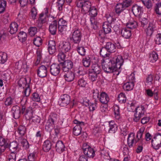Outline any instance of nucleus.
Instances as JSON below:
<instances>
[{
  "label": "nucleus",
  "instance_id": "f257e3e1",
  "mask_svg": "<svg viewBox=\"0 0 161 161\" xmlns=\"http://www.w3.org/2000/svg\"><path fill=\"white\" fill-rule=\"evenodd\" d=\"M102 64L103 70L105 72L108 73H112L117 71L120 69L123 65L124 60L122 56L119 55L108 60V59H103Z\"/></svg>",
  "mask_w": 161,
  "mask_h": 161
},
{
  "label": "nucleus",
  "instance_id": "f03ea898",
  "mask_svg": "<svg viewBox=\"0 0 161 161\" xmlns=\"http://www.w3.org/2000/svg\"><path fill=\"white\" fill-rule=\"evenodd\" d=\"M78 7L81 8V11L84 14L88 13L92 7L91 2L89 0H78L76 2Z\"/></svg>",
  "mask_w": 161,
  "mask_h": 161
},
{
  "label": "nucleus",
  "instance_id": "7ed1b4c3",
  "mask_svg": "<svg viewBox=\"0 0 161 161\" xmlns=\"http://www.w3.org/2000/svg\"><path fill=\"white\" fill-rule=\"evenodd\" d=\"M73 32L70 36L71 42L78 45L81 41L82 34L80 30L77 28H75L73 30Z\"/></svg>",
  "mask_w": 161,
  "mask_h": 161
},
{
  "label": "nucleus",
  "instance_id": "20e7f679",
  "mask_svg": "<svg viewBox=\"0 0 161 161\" xmlns=\"http://www.w3.org/2000/svg\"><path fill=\"white\" fill-rule=\"evenodd\" d=\"M58 118V116L56 114L53 113L50 115L45 126V129L47 131H50L53 128Z\"/></svg>",
  "mask_w": 161,
  "mask_h": 161
},
{
  "label": "nucleus",
  "instance_id": "39448f33",
  "mask_svg": "<svg viewBox=\"0 0 161 161\" xmlns=\"http://www.w3.org/2000/svg\"><path fill=\"white\" fill-rule=\"evenodd\" d=\"M25 110V106H22L21 107L17 105L13 106L12 108L11 112L13 117L15 119L19 118L21 114L24 113Z\"/></svg>",
  "mask_w": 161,
  "mask_h": 161
},
{
  "label": "nucleus",
  "instance_id": "423d86ee",
  "mask_svg": "<svg viewBox=\"0 0 161 161\" xmlns=\"http://www.w3.org/2000/svg\"><path fill=\"white\" fill-rule=\"evenodd\" d=\"M82 149L85 155L88 158H93L95 155L94 149L86 144L83 145Z\"/></svg>",
  "mask_w": 161,
  "mask_h": 161
},
{
  "label": "nucleus",
  "instance_id": "0eeeda50",
  "mask_svg": "<svg viewBox=\"0 0 161 161\" xmlns=\"http://www.w3.org/2000/svg\"><path fill=\"white\" fill-rule=\"evenodd\" d=\"M152 146L153 148L158 150L161 147V134H157L152 140Z\"/></svg>",
  "mask_w": 161,
  "mask_h": 161
},
{
  "label": "nucleus",
  "instance_id": "6e6552de",
  "mask_svg": "<svg viewBox=\"0 0 161 161\" xmlns=\"http://www.w3.org/2000/svg\"><path fill=\"white\" fill-rule=\"evenodd\" d=\"M74 123L76 125L74 128L73 133L76 136H78L80 134L82 130L81 126L84 125V122L82 121H79L77 119L74 120Z\"/></svg>",
  "mask_w": 161,
  "mask_h": 161
},
{
  "label": "nucleus",
  "instance_id": "1a4fd4ad",
  "mask_svg": "<svg viewBox=\"0 0 161 161\" xmlns=\"http://www.w3.org/2000/svg\"><path fill=\"white\" fill-rule=\"evenodd\" d=\"M48 68L49 66L47 65L40 66L37 70V75L38 76L41 78L46 77L47 75V69Z\"/></svg>",
  "mask_w": 161,
  "mask_h": 161
},
{
  "label": "nucleus",
  "instance_id": "9d476101",
  "mask_svg": "<svg viewBox=\"0 0 161 161\" xmlns=\"http://www.w3.org/2000/svg\"><path fill=\"white\" fill-rule=\"evenodd\" d=\"M132 11L136 16L140 18L141 14L143 13V8L141 6L136 4L132 6Z\"/></svg>",
  "mask_w": 161,
  "mask_h": 161
},
{
  "label": "nucleus",
  "instance_id": "9b49d317",
  "mask_svg": "<svg viewBox=\"0 0 161 161\" xmlns=\"http://www.w3.org/2000/svg\"><path fill=\"white\" fill-rule=\"evenodd\" d=\"M60 71V66L58 64H53L51 65L50 68L51 74L55 76L58 75Z\"/></svg>",
  "mask_w": 161,
  "mask_h": 161
},
{
  "label": "nucleus",
  "instance_id": "f8f14e48",
  "mask_svg": "<svg viewBox=\"0 0 161 161\" xmlns=\"http://www.w3.org/2000/svg\"><path fill=\"white\" fill-rule=\"evenodd\" d=\"M70 97L67 94H64L61 96L60 99V105L61 106L65 107L69 104L70 102Z\"/></svg>",
  "mask_w": 161,
  "mask_h": 161
},
{
  "label": "nucleus",
  "instance_id": "ddd939ff",
  "mask_svg": "<svg viewBox=\"0 0 161 161\" xmlns=\"http://www.w3.org/2000/svg\"><path fill=\"white\" fill-rule=\"evenodd\" d=\"M73 66L72 62L70 60H67L63 63L62 65V70L64 72H67L69 71Z\"/></svg>",
  "mask_w": 161,
  "mask_h": 161
},
{
  "label": "nucleus",
  "instance_id": "4468645a",
  "mask_svg": "<svg viewBox=\"0 0 161 161\" xmlns=\"http://www.w3.org/2000/svg\"><path fill=\"white\" fill-rule=\"evenodd\" d=\"M57 23V20H55L52 22L49 25V31L52 35H55L56 33Z\"/></svg>",
  "mask_w": 161,
  "mask_h": 161
},
{
  "label": "nucleus",
  "instance_id": "2eb2a0df",
  "mask_svg": "<svg viewBox=\"0 0 161 161\" xmlns=\"http://www.w3.org/2000/svg\"><path fill=\"white\" fill-rule=\"evenodd\" d=\"M31 82L30 78H22L20 79L18 82V85L20 87H22L23 88L26 87L27 85H30Z\"/></svg>",
  "mask_w": 161,
  "mask_h": 161
},
{
  "label": "nucleus",
  "instance_id": "dca6fc26",
  "mask_svg": "<svg viewBox=\"0 0 161 161\" xmlns=\"http://www.w3.org/2000/svg\"><path fill=\"white\" fill-rule=\"evenodd\" d=\"M135 133L132 132L130 133L128 135L127 138V143L130 147H133L134 144H136L137 143H136L135 140Z\"/></svg>",
  "mask_w": 161,
  "mask_h": 161
},
{
  "label": "nucleus",
  "instance_id": "f3484780",
  "mask_svg": "<svg viewBox=\"0 0 161 161\" xmlns=\"http://www.w3.org/2000/svg\"><path fill=\"white\" fill-rule=\"evenodd\" d=\"M61 51L64 53L69 52L71 49V46L70 43L69 42H63L61 44L60 47Z\"/></svg>",
  "mask_w": 161,
  "mask_h": 161
},
{
  "label": "nucleus",
  "instance_id": "a211bd4d",
  "mask_svg": "<svg viewBox=\"0 0 161 161\" xmlns=\"http://www.w3.org/2000/svg\"><path fill=\"white\" fill-rule=\"evenodd\" d=\"M66 72L64 75L65 80L68 82L73 81L75 77L74 73L71 71Z\"/></svg>",
  "mask_w": 161,
  "mask_h": 161
},
{
  "label": "nucleus",
  "instance_id": "6ab92c4d",
  "mask_svg": "<svg viewBox=\"0 0 161 161\" xmlns=\"http://www.w3.org/2000/svg\"><path fill=\"white\" fill-rule=\"evenodd\" d=\"M109 127L108 132L110 133H114L118 129V126L113 120L109 122Z\"/></svg>",
  "mask_w": 161,
  "mask_h": 161
},
{
  "label": "nucleus",
  "instance_id": "aec40b11",
  "mask_svg": "<svg viewBox=\"0 0 161 161\" xmlns=\"http://www.w3.org/2000/svg\"><path fill=\"white\" fill-rule=\"evenodd\" d=\"M55 46L56 44L54 41L51 40L49 41L48 49L50 54H52L55 53L56 50Z\"/></svg>",
  "mask_w": 161,
  "mask_h": 161
},
{
  "label": "nucleus",
  "instance_id": "412c9836",
  "mask_svg": "<svg viewBox=\"0 0 161 161\" xmlns=\"http://www.w3.org/2000/svg\"><path fill=\"white\" fill-rule=\"evenodd\" d=\"M105 47L107 49L108 52L109 53H112L115 52L116 50L115 45L111 42H107Z\"/></svg>",
  "mask_w": 161,
  "mask_h": 161
},
{
  "label": "nucleus",
  "instance_id": "4be33fe9",
  "mask_svg": "<svg viewBox=\"0 0 161 161\" xmlns=\"http://www.w3.org/2000/svg\"><path fill=\"white\" fill-rule=\"evenodd\" d=\"M145 130V128L144 127H142L137 132L136 135V138L137 139L135 140L136 143L140 142L142 143L143 141L142 136Z\"/></svg>",
  "mask_w": 161,
  "mask_h": 161
},
{
  "label": "nucleus",
  "instance_id": "5701e85b",
  "mask_svg": "<svg viewBox=\"0 0 161 161\" xmlns=\"http://www.w3.org/2000/svg\"><path fill=\"white\" fill-rule=\"evenodd\" d=\"M121 33L122 36L126 39L129 38L131 36V31L127 28H123Z\"/></svg>",
  "mask_w": 161,
  "mask_h": 161
},
{
  "label": "nucleus",
  "instance_id": "b1692460",
  "mask_svg": "<svg viewBox=\"0 0 161 161\" xmlns=\"http://www.w3.org/2000/svg\"><path fill=\"white\" fill-rule=\"evenodd\" d=\"M8 147L11 152H17V150L19 149L18 143L16 141L10 143Z\"/></svg>",
  "mask_w": 161,
  "mask_h": 161
},
{
  "label": "nucleus",
  "instance_id": "393cba45",
  "mask_svg": "<svg viewBox=\"0 0 161 161\" xmlns=\"http://www.w3.org/2000/svg\"><path fill=\"white\" fill-rule=\"evenodd\" d=\"M155 29L156 27L155 25L152 23H149V25L145 30L147 35L148 36H151Z\"/></svg>",
  "mask_w": 161,
  "mask_h": 161
},
{
  "label": "nucleus",
  "instance_id": "a878e982",
  "mask_svg": "<svg viewBox=\"0 0 161 161\" xmlns=\"http://www.w3.org/2000/svg\"><path fill=\"white\" fill-rule=\"evenodd\" d=\"M99 99L100 102L103 104H106L109 101L108 96L105 92L101 93Z\"/></svg>",
  "mask_w": 161,
  "mask_h": 161
},
{
  "label": "nucleus",
  "instance_id": "bb28decb",
  "mask_svg": "<svg viewBox=\"0 0 161 161\" xmlns=\"http://www.w3.org/2000/svg\"><path fill=\"white\" fill-rule=\"evenodd\" d=\"M23 114H24L26 119L28 120H31L33 116V111L31 108H28L26 109L25 107V112Z\"/></svg>",
  "mask_w": 161,
  "mask_h": 161
},
{
  "label": "nucleus",
  "instance_id": "cd10ccee",
  "mask_svg": "<svg viewBox=\"0 0 161 161\" xmlns=\"http://www.w3.org/2000/svg\"><path fill=\"white\" fill-rule=\"evenodd\" d=\"M56 151L59 153H62L64 150V146L62 141H58L56 145Z\"/></svg>",
  "mask_w": 161,
  "mask_h": 161
},
{
  "label": "nucleus",
  "instance_id": "c85d7f7f",
  "mask_svg": "<svg viewBox=\"0 0 161 161\" xmlns=\"http://www.w3.org/2000/svg\"><path fill=\"white\" fill-rule=\"evenodd\" d=\"M24 90L22 92L24 97L21 99V101H25V102H26L27 97H28L31 92V90L30 88V85H27L26 87L24 88Z\"/></svg>",
  "mask_w": 161,
  "mask_h": 161
},
{
  "label": "nucleus",
  "instance_id": "c756f323",
  "mask_svg": "<svg viewBox=\"0 0 161 161\" xmlns=\"http://www.w3.org/2000/svg\"><path fill=\"white\" fill-rule=\"evenodd\" d=\"M18 25L17 23L15 22H12L10 24L9 28V32L11 34H13L15 33L18 30Z\"/></svg>",
  "mask_w": 161,
  "mask_h": 161
},
{
  "label": "nucleus",
  "instance_id": "7c9ffc66",
  "mask_svg": "<svg viewBox=\"0 0 161 161\" xmlns=\"http://www.w3.org/2000/svg\"><path fill=\"white\" fill-rule=\"evenodd\" d=\"M52 144L51 142L48 140L44 141L42 146L43 150L45 152H48L51 149Z\"/></svg>",
  "mask_w": 161,
  "mask_h": 161
},
{
  "label": "nucleus",
  "instance_id": "2f4dec72",
  "mask_svg": "<svg viewBox=\"0 0 161 161\" xmlns=\"http://www.w3.org/2000/svg\"><path fill=\"white\" fill-rule=\"evenodd\" d=\"M158 58V55L157 53L153 51L149 54V60L150 62L153 63L156 62Z\"/></svg>",
  "mask_w": 161,
  "mask_h": 161
},
{
  "label": "nucleus",
  "instance_id": "473e14b6",
  "mask_svg": "<svg viewBox=\"0 0 161 161\" xmlns=\"http://www.w3.org/2000/svg\"><path fill=\"white\" fill-rule=\"evenodd\" d=\"M110 24L108 22H104L103 25V28L105 34H108L111 31Z\"/></svg>",
  "mask_w": 161,
  "mask_h": 161
},
{
  "label": "nucleus",
  "instance_id": "72a5a7b5",
  "mask_svg": "<svg viewBox=\"0 0 161 161\" xmlns=\"http://www.w3.org/2000/svg\"><path fill=\"white\" fill-rule=\"evenodd\" d=\"M146 93L147 96L150 97L153 95L155 99L158 100V91L157 89L155 90L153 92L150 89H147L146 90Z\"/></svg>",
  "mask_w": 161,
  "mask_h": 161
},
{
  "label": "nucleus",
  "instance_id": "f704fd0d",
  "mask_svg": "<svg viewBox=\"0 0 161 161\" xmlns=\"http://www.w3.org/2000/svg\"><path fill=\"white\" fill-rule=\"evenodd\" d=\"M125 9V8L121 3H117L115 7V12L116 13L119 15L120 13Z\"/></svg>",
  "mask_w": 161,
  "mask_h": 161
},
{
  "label": "nucleus",
  "instance_id": "c9c22d12",
  "mask_svg": "<svg viewBox=\"0 0 161 161\" xmlns=\"http://www.w3.org/2000/svg\"><path fill=\"white\" fill-rule=\"evenodd\" d=\"M19 142L21 146L24 149H27L29 148V143L26 139L22 138H20Z\"/></svg>",
  "mask_w": 161,
  "mask_h": 161
},
{
  "label": "nucleus",
  "instance_id": "e433bc0d",
  "mask_svg": "<svg viewBox=\"0 0 161 161\" xmlns=\"http://www.w3.org/2000/svg\"><path fill=\"white\" fill-rule=\"evenodd\" d=\"M127 28L129 29H134L136 28L137 26V23L136 21L133 20L129 21L126 24Z\"/></svg>",
  "mask_w": 161,
  "mask_h": 161
},
{
  "label": "nucleus",
  "instance_id": "4c0bfd02",
  "mask_svg": "<svg viewBox=\"0 0 161 161\" xmlns=\"http://www.w3.org/2000/svg\"><path fill=\"white\" fill-rule=\"evenodd\" d=\"M15 69L19 70H22V69H25L27 68L26 65L23 63L21 61H19L15 63Z\"/></svg>",
  "mask_w": 161,
  "mask_h": 161
},
{
  "label": "nucleus",
  "instance_id": "58836bf2",
  "mask_svg": "<svg viewBox=\"0 0 161 161\" xmlns=\"http://www.w3.org/2000/svg\"><path fill=\"white\" fill-rule=\"evenodd\" d=\"M101 70V66L97 64H93L92 66L91 72L99 74Z\"/></svg>",
  "mask_w": 161,
  "mask_h": 161
},
{
  "label": "nucleus",
  "instance_id": "ea45409f",
  "mask_svg": "<svg viewBox=\"0 0 161 161\" xmlns=\"http://www.w3.org/2000/svg\"><path fill=\"white\" fill-rule=\"evenodd\" d=\"M134 86V83L133 82H127L123 86V88L124 90L127 91L132 90Z\"/></svg>",
  "mask_w": 161,
  "mask_h": 161
},
{
  "label": "nucleus",
  "instance_id": "a19ab883",
  "mask_svg": "<svg viewBox=\"0 0 161 161\" xmlns=\"http://www.w3.org/2000/svg\"><path fill=\"white\" fill-rule=\"evenodd\" d=\"M135 113L142 117L145 113V108L143 106H141L136 107L135 110Z\"/></svg>",
  "mask_w": 161,
  "mask_h": 161
},
{
  "label": "nucleus",
  "instance_id": "79ce46f5",
  "mask_svg": "<svg viewBox=\"0 0 161 161\" xmlns=\"http://www.w3.org/2000/svg\"><path fill=\"white\" fill-rule=\"evenodd\" d=\"M7 54L4 52H0V63L3 64L6 62L8 59Z\"/></svg>",
  "mask_w": 161,
  "mask_h": 161
},
{
  "label": "nucleus",
  "instance_id": "37998d69",
  "mask_svg": "<svg viewBox=\"0 0 161 161\" xmlns=\"http://www.w3.org/2000/svg\"><path fill=\"white\" fill-rule=\"evenodd\" d=\"M108 51L105 47H103L100 51V55L104 58L108 57L110 56L109 53H107Z\"/></svg>",
  "mask_w": 161,
  "mask_h": 161
},
{
  "label": "nucleus",
  "instance_id": "c03bdc74",
  "mask_svg": "<svg viewBox=\"0 0 161 161\" xmlns=\"http://www.w3.org/2000/svg\"><path fill=\"white\" fill-rule=\"evenodd\" d=\"M26 128L23 125H20L19 126L17 132L21 136H24L26 132Z\"/></svg>",
  "mask_w": 161,
  "mask_h": 161
},
{
  "label": "nucleus",
  "instance_id": "a18cd8bd",
  "mask_svg": "<svg viewBox=\"0 0 161 161\" xmlns=\"http://www.w3.org/2000/svg\"><path fill=\"white\" fill-rule=\"evenodd\" d=\"M118 100L121 103H125L126 100L125 94L123 93H121L118 97Z\"/></svg>",
  "mask_w": 161,
  "mask_h": 161
},
{
  "label": "nucleus",
  "instance_id": "49530a36",
  "mask_svg": "<svg viewBox=\"0 0 161 161\" xmlns=\"http://www.w3.org/2000/svg\"><path fill=\"white\" fill-rule=\"evenodd\" d=\"M88 12L90 16H96L97 14V10L96 8L94 6L90 8Z\"/></svg>",
  "mask_w": 161,
  "mask_h": 161
},
{
  "label": "nucleus",
  "instance_id": "de8ad7c7",
  "mask_svg": "<svg viewBox=\"0 0 161 161\" xmlns=\"http://www.w3.org/2000/svg\"><path fill=\"white\" fill-rule=\"evenodd\" d=\"M0 146L6 148L8 147V144L7 141L2 136L0 137Z\"/></svg>",
  "mask_w": 161,
  "mask_h": 161
},
{
  "label": "nucleus",
  "instance_id": "09e8293b",
  "mask_svg": "<svg viewBox=\"0 0 161 161\" xmlns=\"http://www.w3.org/2000/svg\"><path fill=\"white\" fill-rule=\"evenodd\" d=\"M77 50L78 53L81 56H84L86 53V50L84 47L82 46H79L78 45L77 47Z\"/></svg>",
  "mask_w": 161,
  "mask_h": 161
},
{
  "label": "nucleus",
  "instance_id": "8fccbe9b",
  "mask_svg": "<svg viewBox=\"0 0 161 161\" xmlns=\"http://www.w3.org/2000/svg\"><path fill=\"white\" fill-rule=\"evenodd\" d=\"M33 43L36 46L39 47L42 44V40L40 37L35 38L33 40Z\"/></svg>",
  "mask_w": 161,
  "mask_h": 161
},
{
  "label": "nucleus",
  "instance_id": "3c124183",
  "mask_svg": "<svg viewBox=\"0 0 161 161\" xmlns=\"http://www.w3.org/2000/svg\"><path fill=\"white\" fill-rule=\"evenodd\" d=\"M6 2L5 0H0V13H3L5 10Z\"/></svg>",
  "mask_w": 161,
  "mask_h": 161
},
{
  "label": "nucleus",
  "instance_id": "603ef678",
  "mask_svg": "<svg viewBox=\"0 0 161 161\" xmlns=\"http://www.w3.org/2000/svg\"><path fill=\"white\" fill-rule=\"evenodd\" d=\"M91 60L89 57H87L83 58L82 63L84 66L86 67H88L90 64Z\"/></svg>",
  "mask_w": 161,
  "mask_h": 161
},
{
  "label": "nucleus",
  "instance_id": "864d4df0",
  "mask_svg": "<svg viewBox=\"0 0 161 161\" xmlns=\"http://www.w3.org/2000/svg\"><path fill=\"white\" fill-rule=\"evenodd\" d=\"M142 3L147 8H150L152 6V4L151 0H141Z\"/></svg>",
  "mask_w": 161,
  "mask_h": 161
},
{
  "label": "nucleus",
  "instance_id": "5fc2aeb1",
  "mask_svg": "<svg viewBox=\"0 0 161 161\" xmlns=\"http://www.w3.org/2000/svg\"><path fill=\"white\" fill-rule=\"evenodd\" d=\"M114 112L115 119H119L120 118V115L119 113V107L116 106L114 107Z\"/></svg>",
  "mask_w": 161,
  "mask_h": 161
},
{
  "label": "nucleus",
  "instance_id": "6e6d98bb",
  "mask_svg": "<svg viewBox=\"0 0 161 161\" xmlns=\"http://www.w3.org/2000/svg\"><path fill=\"white\" fill-rule=\"evenodd\" d=\"M92 92L93 94L92 96L94 99H95V100L97 99H98L99 98V90L97 89H93L92 91Z\"/></svg>",
  "mask_w": 161,
  "mask_h": 161
},
{
  "label": "nucleus",
  "instance_id": "4d7b16f0",
  "mask_svg": "<svg viewBox=\"0 0 161 161\" xmlns=\"http://www.w3.org/2000/svg\"><path fill=\"white\" fill-rule=\"evenodd\" d=\"M78 82V85L81 87H86L87 85L86 81L83 78L80 79L79 80Z\"/></svg>",
  "mask_w": 161,
  "mask_h": 161
},
{
  "label": "nucleus",
  "instance_id": "13d9d810",
  "mask_svg": "<svg viewBox=\"0 0 161 161\" xmlns=\"http://www.w3.org/2000/svg\"><path fill=\"white\" fill-rule=\"evenodd\" d=\"M154 9L157 14H161V2L156 4Z\"/></svg>",
  "mask_w": 161,
  "mask_h": 161
},
{
  "label": "nucleus",
  "instance_id": "bf43d9fd",
  "mask_svg": "<svg viewBox=\"0 0 161 161\" xmlns=\"http://www.w3.org/2000/svg\"><path fill=\"white\" fill-rule=\"evenodd\" d=\"M64 53V52L61 51L58 53V58L59 62H62L64 60L65 55Z\"/></svg>",
  "mask_w": 161,
  "mask_h": 161
},
{
  "label": "nucleus",
  "instance_id": "052dcab7",
  "mask_svg": "<svg viewBox=\"0 0 161 161\" xmlns=\"http://www.w3.org/2000/svg\"><path fill=\"white\" fill-rule=\"evenodd\" d=\"M17 152H11L8 156L9 161H16V153Z\"/></svg>",
  "mask_w": 161,
  "mask_h": 161
},
{
  "label": "nucleus",
  "instance_id": "680f3d73",
  "mask_svg": "<svg viewBox=\"0 0 161 161\" xmlns=\"http://www.w3.org/2000/svg\"><path fill=\"white\" fill-rule=\"evenodd\" d=\"M98 74L91 71L89 75V77L90 80L92 81H94L96 80Z\"/></svg>",
  "mask_w": 161,
  "mask_h": 161
},
{
  "label": "nucleus",
  "instance_id": "e2e57ef3",
  "mask_svg": "<svg viewBox=\"0 0 161 161\" xmlns=\"http://www.w3.org/2000/svg\"><path fill=\"white\" fill-rule=\"evenodd\" d=\"M18 37L22 39V42L25 41L26 39L27 34L24 31H21L19 32Z\"/></svg>",
  "mask_w": 161,
  "mask_h": 161
},
{
  "label": "nucleus",
  "instance_id": "0e129e2a",
  "mask_svg": "<svg viewBox=\"0 0 161 161\" xmlns=\"http://www.w3.org/2000/svg\"><path fill=\"white\" fill-rule=\"evenodd\" d=\"M65 0H58L57 2V5L58 7V9L59 11L62 10L63 7L64 5Z\"/></svg>",
  "mask_w": 161,
  "mask_h": 161
},
{
  "label": "nucleus",
  "instance_id": "69168bd1",
  "mask_svg": "<svg viewBox=\"0 0 161 161\" xmlns=\"http://www.w3.org/2000/svg\"><path fill=\"white\" fill-rule=\"evenodd\" d=\"M37 32V28L35 27H31L29 30V33L31 36L35 35Z\"/></svg>",
  "mask_w": 161,
  "mask_h": 161
},
{
  "label": "nucleus",
  "instance_id": "338daca9",
  "mask_svg": "<svg viewBox=\"0 0 161 161\" xmlns=\"http://www.w3.org/2000/svg\"><path fill=\"white\" fill-rule=\"evenodd\" d=\"M14 99L11 97H9L6 98L4 104L6 106H10L13 103Z\"/></svg>",
  "mask_w": 161,
  "mask_h": 161
},
{
  "label": "nucleus",
  "instance_id": "774afa93",
  "mask_svg": "<svg viewBox=\"0 0 161 161\" xmlns=\"http://www.w3.org/2000/svg\"><path fill=\"white\" fill-rule=\"evenodd\" d=\"M36 157V153H31L28 156V161H35Z\"/></svg>",
  "mask_w": 161,
  "mask_h": 161
}]
</instances>
